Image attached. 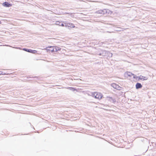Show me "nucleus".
I'll return each mask as SVG.
<instances>
[{
    "mask_svg": "<svg viewBox=\"0 0 156 156\" xmlns=\"http://www.w3.org/2000/svg\"><path fill=\"white\" fill-rule=\"evenodd\" d=\"M138 141H139V140H140V138H139L138 139Z\"/></svg>",
    "mask_w": 156,
    "mask_h": 156,
    "instance_id": "ddd939ff",
    "label": "nucleus"
},
{
    "mask_svg": "<svg viewBox=\"0 0 156 156\" xmlns=\"http://www.w3.org/2000/svg\"><path fill=\"white\" fill-rule=\"evenodd\" d=\"M125 76L126 77H128V76H133V75L129 72H126L125 73Z\"/></svg>",
    "mask_w": 156,
    "mask_h": 156,
    "instance_id": "6e6552de",
    "label": "nucleus"
},
{
    "mask_svg": "<svg viewBox=\"0 0 156 156\" xmlns=\"http://www.w3.org/2000/svg\"><path fill=\"white\" fill-rule=\"evenodd\" d=\"M111 12L110 10L108 9H104L103 10H100L97 12L98 14H100L101 16L106 15L107 13H109Z\"/></svg>",
    "mask_w": 156,
    "mask_h": 156,
    "instance_id": "7ed1b4c3",
    "label": "nucleus"
},
{
    "mask_svg": "<svg viewBox=\"0 0 156 156\" xmlns=\"http://www.w3.org/2000/svg\"><path fill=\"white\" fill-rule=\"evenodd\" d=\"M3 6L5 7H10L12 6V4L9 3L8 2H5L2 4Z\"/></svg>",
    "mask_w": 156,
    "mask_h": 156,
    "instance_id": "0eeeda50",
    "label": "nucleus"
},
{
    "mask_svg": "<svg viewBox=\"0 0 156 156\" xmlns=\"http://www.w3.org/2000/svg\"><path fill=\"white\" fill-rule=\"evenodd\" d=\"M92 95L93 97L99 100H101L103 97V95L101 93L96 91L93 92Z\"/></svg>",
    "mask_w": 156,
    "mask_h": 156,
    "instance_id": "f03ea898",
    "label": "nucleus"
},
{
    "mask_svg": "<svg viewBox=\"0 0 156 156\" xmlns=\"http://www.w3.org/2000/svg\"><path fill=\"white\" fill-rule=\"evenodd\" d=\"M5 74L3 73L2 71H0V75H4Z\"/></svg>",
    "mask_w": 156,
    "mask_h": 156,
    "instance_id": "9b49d317",
    "label": "nucleus"
},
{
    "mask_svg": "<svg viewBox=\"0 0 156 156\" xmlns=\"http://www.w3.org/2000/svg\"><path fill=\"white\" fill-rule=\"evenodd\" d=\"M142 86L140 83H137V89L141 88H142Z\"/></svg>",
    "mask_w": 156,
    "mask_h": 156,
    "instance_id": "9d476101",
    "label": "nucleus"
},
{
    "mask_svg": "<svg viewBox=\"0 0 156 156\" xmlns=\"http://www.w3.org/2000/svg\"><path fill=\"white\" fill-rule=\"evenodd\" d=\"M1 21H0V24H1Z\"/></svg>",
    "mask_w": 156,
    "mask_h": 156,
    "instance_id": "4468645a",
    "label": "nucleus"
},
{
    "mask_svg": "<svg viewBox=\"0 0 156 156\" xmlns=\"http://www.w3.org/2000/svg\"><path fill=\"white\" fill-rule=\"evenodd\" d=\"M60 26L64 27V25L62 23Z\"/></svg>",
    "mask_w": 156,
    "mask_h": 156,
    "instance_id": "f8f14e48",
    "label": "nucleus"
},
{
    "mask_svg": "<svg viewBox=\"0 0 156 156\" xmlns=\"http://www.w3.org/2000/svg\"><path fill=\"white\" fill-rule=\"evenodd\" d=\"M137 78H138V80H141L142 81L147 80L148 79V77H147L144 76H142L141 75L139 76H138V77H137Z\"/></svg>",
    "mask_w": 156,
    "mask_h": 156,
    "instance_id": "39448f33",
    "label": "nucleus"
},
{
    "mask_svg": "<svg viewBox=\"0 0 156 156\" xmlns=\"http://www.w3.org/2000/svg\"><path fill=\"white\" fill-rule=\"evenodd\" d=\"M26 49H26V50H25L26 51H27L29 52H30L33 53H35L37 52V51L36 50H28V51H27L26 50Z\"/></svg>",
    "mask_w": 156,
    "mask_h": 156,
    "instance_id": "1a4fd4ad",
    "label": "nucleus"
},
{
    "mask_svg": "<svg viewBox=\"0 0 156 156\" xmlns=\"http://www.w3.org/2000/svg\"><path fill=\"white\" fill-rule=\"evenodd\" d=\"M111 86L114 88L115 89L118 90H120L122 88L119 85L115 83H113L111 84Z\"/></svg>",
    "mask_w": 156,
    "mask_h": 156,
    "instance_id": "20e7f679",
    "label": "nucleus"
},
{
    "mask_svg": "<svg viewBox=\"0 0 156 156\" xmlns=\"http://www.w3.org/2000/svg\"><path fill=\"white\" fill-rule=\"evenodd\" d=\"M45 49L48 53H55L60 51L61 48L57 46H51L46 47Z\"/></svg>",
    "mask_w": 156,
    "mask_h": 156,
    "instance_id": "f257e3e1",
    "label": "nucleus"
},
{
    "mask_svg": "<svg viewBox=\"0 0 156 156\" xmlns=\"http://www.w3.org/2000/svg\"><path fill=\"white\" fill-rule=\"evenodd\" d=\"M65 23L66 27L72 28H74L75 27L74 25L72 23Z\"/></svg>",
    "mask_w": 156,
    "mask_h": 156,
    "instance_id": "423d86ee",
    "label": "nucleus"
}]
</instances>
